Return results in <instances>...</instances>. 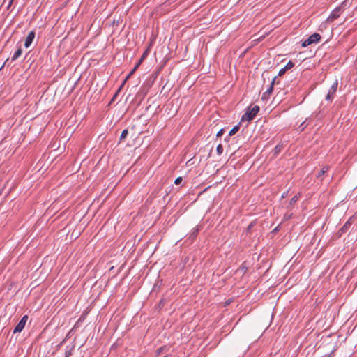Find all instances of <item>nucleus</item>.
<instances>
[{"label": "nucleus", "mask_w": 357, "mask_h": 357, "mask_svg": "<svg viewBox=\"0 0 357 357\" xmlns=\"http://www.w3.org/2000/svg\"><path fill=\"white\" fill-rule=\"evenodd\" d=\"M259 111V107L255 105L252 107H249L245 113L241 117V121L252 120Z\"/></svg>", "instance_id": "nucleus-1"}, {"label": "nucleus", "mask_w": 357, "mask_h": 357, "mask_svg": "<svg viewBox=\"0 0 357 357\" xmlns=\"http://www.w3.org/2000/svg\"><path fill=\"white\" fill-rule=\"evenodd\" d=\"M321 40V36L319 33H314L309 36L306 40L302 43V47H305L310 45L317 43Z\"/></svg>", "instance_id": "nucleus-2"}, {"label": "nucleus", "mask_w": 357, "mask_h": 357, "mask_svg": "<svg viewBox=\"0 0 357 357\" xmlns=\"http://www.w3.org/2000/svg\"><path fill=\"white\" fill-rule=\"evenodd\" d=\"M338 86V81L336 79L335 82L331 85L328 94L326 96V100L328 101H332L334 98V95L335 94Z\"/></svg>", "instance_id": "nucleus-3"}, {"label": "nucleus", "mask_w": 357, "mask_h": 357, "mask_svg": "<svg viewBox=\"0 0 357 357\" xmlns=\"http://www.w3.org/2000/svg\"><path fill=\"white\" fill-rule=\"evenodd\" d=\"M27 320H28V316L27 315L23 316V317L21 319V320L18 322V324L14 328L13 333H16L21 332L24 329Z\"/></svg>", "instance_id": "nucleus-4"}, {"label": "nucleus", "mask_w": 357, "mask_h": 357, "mask_svg": "<svg viewBox=\"0 0 357 357\" xmlns=\"http://www.w3.org/2000/svg\"><path fill=\"white\" fill-rule=\"evenodd\" d=\"M34 38H35V32L33 31L29 32L28 36L26 38V40H25V43H24L25 47L28 48L30 47Z\"/></svg>", "instance_id": "nucleus-5"}, {"label": "nucleus", "mask_w": 357, "mask_h": 357, "mask_svg": "<svg viewBox=\"0 0 357 357\" xmlns=\"http://www.w3.org/2000/svg\"><path fill=\"white\" fill-rule=\"evenodd\" d=\"M340 8H336L334 10L332 11L331 15L327 18L328 22H332L335 19H337L340 16Z\"/></svg>", "instance_id": "nucleus-6"}, {"label": "nucleus", "mask_w": 357, "mask_h": 357, "mask_svg": "<svg viewBox=\"0 0 357 357\" xmlns=\"http://www.w3.org/2000/svg\"><path fill=\"white\" fill-rule=\"evenodd\" d=\"M22 54V50L20 47L14 53L13 56H12V61H15Z\"/></svg>", "instance_id": "nucleus-7"}, {"label": "nucleus", "mask_w": 357, "mask_h": 357, "mask_svg": "<svg viewBox=\"0 0 357 357\" xmlns=\"http://www.w3.org/2000/svg\"><path fill=\"white\" fill-rule=\"evenodd\" d=\"M200 230V228L197 226L196 227L193 228L190 234V238H194L197 236V235L198 234L199 231Z\"/></svg>", "instance_id": "nucleus-8"}, {"label": "nucleus", "mask_w": 357, "mask_h": 357, "mask_svg": "<svg viewBox=\"0 0 357 357\" xmlns=\"http://www.w3.org/2000/svg\"><path fill=\"white\" fill-rule=\"evenodd\" d=\"M351 226V223L349 222H347L342 227V228L340 229L339 231V233H344V232H346L349 227Z\"/></svg>", "instance_id": "nucleus-9"}, {"label": "nucleus", "mask_w": 357, "mask_h": 357, "mask_svg": "<svg viewBox=\"0 0 357 357\" xmlns=\"http://www.w3.org/2000/svg\"><path fill=\"white\" fill-rule=\"evenodd\" d=\"M238 130H239V126H236L229 131V135L230 136H232V135H235Z\"/></svg>", "instance_id": "nucleus-10"}, {"label": "nucleus", "mask_w": 357, "mask_h": 357, "mask_svg": "<svg viewBox=\"0 0 357 357\" xmlns=\"http://www.w3.org/2000/svg\"><path fill=\"white\" fill-rule=\"evenodd\" d=\"M299 197H300V195L299 194H298V195H295L294 197H292L291 199L289 202V205L291 206L294 203H296L298 201V199H299Z\"/></svg>", "instance_id": "nucleus-11"}, {"label": "nucleus", "mask_w": 357, "mask_h": 357, "mask_svg": "<svg viewBox=\"0 0 357 357\" xmlns=\"http://www.w3.org/2000/svg\"><path fill=\"white\" fill-rule=\"evenodd\" d=\"M128 134V130L127 129L123 130L120 136V139L121 140L124 139L127 137Z\"/></svg>", "instance_id": "nucleus-12"}, {"label": "nucleus", "mask_w": 357, "mask_h": 357, "mask_svg": "<svg viewBox=\"0 0 357 357\" xmlns=\"http://www.w3.org/2000/svg\"><path fill=\"white\" fill-rule=\"evenodd\" d=\"M294 66V63L291 61H289L287 63V65L284 66V68L287 70L292 68Z\"/></svg>", "instance_id": "nucleus-13"}, {"label": "nucleus", "mask_w": 357, "mask_h": 357, "mask_svg": "<svg viewBox=\"0 0 357 357\" xmlns=\"http://www.w3.org/2000/svg\"><path fill=\"white\" fill-rule=\"evenodd\" d=\"M216 151L219 155L223 153V146L222 144H219L217 146Z\"/></svg>", "instance_id": "nucleus-14"}, {"label": "nucleus", "mask_w": 357, "mask_h": 357, "mask_svg": "<svg viewBox=\"0 0 357 357\" xmlns=\"http://www.w3.org/2000/svg\"><path fill=\"white\" fill-rule=\"evenodd\" d=\"M328 170V167H324L319 172V174H318V177H320L321 176H322L323 174H324Z\"/></svg>", "instance_id": "nucleus-15"}, {"label": "nucleus", "mask_w": 357, "mask_h": 357, "mask_svg": "<svg viewBox=\"0 0 357 357\" xmlns=\"http://www.w3.org/2000/svg\"><path fill=\"white\" fill-rule=\"evenodd\" d=\"M139 66V63H137L135 66V68L130 72V73L128 75L129 77H130L134 72L136 70V69Z\"/></svg>", "instance_id": "nucleus-16"}, {"label": "nucleus", "mask_w": 357, "mask_h": 357, "mask_svg": "<svg viewBox=\"0 0 357 357\" xmlns=\"http://www.w3.org/2000/svg\"><path fill=\"white\" fill-rule=\"evenodd\" d=\"M275 79V77L273 79L271 84V86L269 87V89L266 91V93H271L273 91V83H274V81Z\"/></svg>", "instance_id": "nucleus-17"}, {"label": "nucleus", "mask_w": 357, "mask_h": 357, "mask_svg": "<svg viewBox=\"0 0 357 357\" xmlns=\"http://www.w3.org/2000/svg\"><path fill=\"white\" fill-rule=\"evenodd\" d=\"M183 181V178L182 177H178L176 178V180L174 181V183L176 185H179Z\"/></svg>", "instance_id": "nucleus-18"}, {"label": "nucleus", "mask_w": 357, "mask_h": 357, "mask_svg": "<svg viewBox=\"0 0 357 357\" xmlns=\"http://www.w3.org/2000/svg\"><path fill=\"white\" fill-rule=\"evenodd\" d=\"M72 354V349H66L65 352V357H69Z\"/></svg>", "instance_id": "nucleus-19"}, {"label": "nucleus", "mask_w": 357, "mask_h": 357, "mask_svg": "<svg viewBox=\"0 0 357 357\" xmlns=\"http://www.w3.org/2000/svg\"><path fill=\"white\" fill-rule=\"evenodd\" d=\"M286 69L285 68H282L280 71H279V73H278V75L279 76H281L282 75H283L285 72H286Z\"/></svg>", "instance_id": "nucleus-20"}, {"label": "nucleus", "mask_w": 357, "mask_h": 357, "mask_svg": "<svg viewBox=\"0 0 357 357\" xmlns=\"http://www.w3.org/2000/svg\"><path fill=\"white\" fill-rule=\"evenodd\" d=\"M280 149H281V146H279V145L276 146L275 148V153L280 152Z\"/></svg>", "instance_id": "nucleus-21"}, {"label": "nucleus", "mask_w": 357, "mask_h": 357, "mask_svg": "<svg viewBox=\"0 0 357 357\" xmlns=\"http://www.w3.org/2000/svg\"><path fill=\"white\" fill-rule=\"evenodd\" d=\"M145 55L146 54L144 53L142 56L141 57V59H139V61H138L137 63H139V65L141 64L142 61H143L144 58L145 57Z\"/></svg>", "instance_id": "nucleus-22"}, {"label": "nucleus", "mask_w": 357, "mask_h": 357, "mask_svg": "<svg viewBox=\"0 0 357 357\" xmlns=\"http://www.w3.org/2000/svg\"><path fill=\"white\" fill-rule=\"evenodd\" d=\"M162 350H163V348L162 347H160L159 348L158 350H157V354L159 355L160 354H161L162 352Z\"/></svg>", "instance_id": "nucleus-23"}, {"label": "nucleus", "mask_w": 357, "mask_h": 357, "mask_svg": "<svg viewBox=\"0 0 357 357\" xmlns=\"http://www.w3.org/2000/svg\"><path fill=\"white\" fill-rule=\"evenodd\" d=\"M129 78H130V77L128 75V76L126 77V79H125V80H124V82H126Z\"/></svg>", "instance_id": "nucleus-24"}, {"label": "nucleus", "mask_w": 357, "mask_h": 357, "mask_svg": "<svg viewBox=\"0 0 357 357\" xmlns=\"http://www.w3.org/2000/svg\"><path fill=\"white\" fill-rule=\"evenodd\" d=\"M221 132H222V130L219 131L218 133L217 134V135L219 136L220 135H221Z\"/></svg>", "instance_id": "nucleus-25"}, {"label": "nucleus", "mask_w": 357, "mask_h": 357, "mask_svg": "<svg viewBox=\"0 0 357 357\" xmlns=\"http://www.w3.org/2000/svg\"><path fill=\"white\" fill-rule=\"evenodd\" d=\"M164 357H169V356H168V355H166V356H165Z\"/></svg>", "instance_id": "nucleus-26"}]
</instances>
